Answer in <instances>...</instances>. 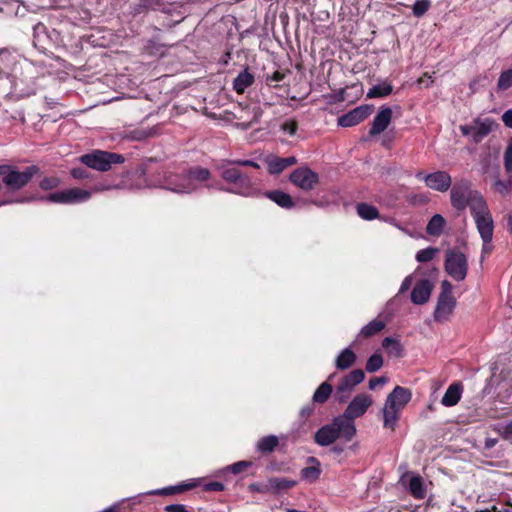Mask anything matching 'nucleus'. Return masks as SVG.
Wrapping results in <instances>:
<instances>
[{"label":"nucleus","instance_id":"obj_1","mask_svg":"<svg viewBox=\"0 0 512 512\" xmlns=\"http://www.w3.org/2000/svg\"><path fill=\"white\" fill-rule=\"evenodd\" d=\"M210 178V171L202 167L190 168L182 174H169L165 177L166 189L175 193H192L198 184Z\"/></svg>","mask_w":512,"mask_h":512},{"label":"nucleus","instance_id":"obj_2","mask_svg":"<svg viewBox=\"0 0 512 512\" xmlns=\"http://www.w3.org/2000/svg\"><path fill=\"white\" fill-rule=\"evenodd\" d=\"M356 434V427L353 422L341 418L333 419L330 424L322 426L315 434V442L320 446H328L338 438L351 440Z\"/></svg>","mask_w":512,"mask_h":512},{"label":"nucleus","instance_id":"obj_3","mask_svg":"<svg viewBox=\"0 0 512 512\" xmlns=\"http://www.w3.org/2000/svg\"><path fill=\"white\" fill-rule=\"evenodd\" d=\"M39 172L37 165L26 166L22 170L15 165H0L2 183L11 192L25 188Z\"/></svg>","mask_w":512,"mask_h":512},{"label":"nucleus","instance_id":"obj_4","mask_svg":"<svg viewBox=\"0 0 512 512\" xmlns=\"http://www.w3.org/2000/svg\"><path fill=\"white\" fill-rule=\"evenodd\" d=\"M451 205L458 211H464L469 207L470 212L485 201L484 197L477 190L472 188L468 180L457 181L450 190Z\"/></svg>","mask_w":512,"mask_h":512},{"label":"nucleus","instance_id":"obj_5","mask_svg":"<svg viewBox=\"0 0 512 512\" xmlns=\"http://www.w3.org/2000/svg\"><path fill=\"white\" fill-rule=\"evenodd\" d=\"M411 392L409 389L396 386L387 396L383 412L384 427L394 430L398 420L399 412L410 401Z\"/></svg>","mask_w":512,"mask_h":512},{"label":"nucleus","instance_id":"obj_6","mask_svg":"<svg viewBox=\"0 0 512 512\" xmlns=\"http://www.w3.org/2000/svg\"><path fill=\"white\" fill-rule=\"evenodd\" d=\"M234 166L236 165L228 164L227 160H223L218 166V169L221 171V178L226 183L232 185V188L228 191L243 196L251 195L253 190L251 178Z\"/></svg>","mask_w":512,"mask_h":512},{"label":"nucleus","instance_id":"obj_7","mask_svg":"<svg viewBox=\"0 0 512 512\" xmlns=\"http://www.w3.org/2000/svg\"><path fill=\"white\" fill-rule=\"evenodd\" d=\"M498 128L497 122L489 117H476L471 123L460 125L459 130L464 137L469 138L474 143L481 142L492 131Z\"/></svg>","mask_w":512,"mask_h":512},{"label":"nucleus","instance_id":"obj_8","mask_svg":"<svg viewBox=\"0 0 512 512\" xmlns=\"http://www.w3.org/2000/svg\"><path fill=\"white\" fill-rule=\"evenodd\" d=\"M79 160L89 168L104 172L108 171L113 163L124 162V157L120 154L96 150L93 153L82 155Z\"/></svg>","mask_w":512,"mask_h":512},{"label":"nucleus","instance_id":"obj_9","mask_svg":"<svg viewBox=\"0 0 512 512\" xmlns=\"http://www.w3.org/2000/svg\"><path fill=\"white\" fill-rule=\"evenodd\" d=\"M476 228L483 242H492L494 232V221L487 205L484 202L471 211Z\"/></svg>","mask_w":512,"mask_h":512},{"label":"nucleus","instance_id":"obj_10","mask_svg":"<svg viewBox=\"0 0 512 512\" xmlns=\"http://www.w3.org/2000/svg\"><path fill=\"white\" fill-rule=\"evenodd\" d=\"M365 379V374L361 369H355L341 378L339 384L337 385L334 393L335 399L339 403H344L350 397L353 389L363 382Z\"/></svg>","mask_w":512,"mask_h":512},{"label":"nucleus","instance_id":"obj_11","mask_svg":"<svg viewBox=\"0 0 512 512\" xmlns=\"http://www.w3.org/2000/svg\"><path fill=\"white\" fill-rule=\"evenodd\" d=\"M445 270L454 280H464L468 270L467 259L465 255L460 251H447L445 259Z\"/></svg>","mask_w":512,"mask_h":512},{"label":"nucleus","instance_id":"obj_12","mask_svg":"<svg viewBox=\"0 0 512 512\" xmlns=\"http://www.w3.org/2000/svg\"><path fill=\"white\" fill-rule=\"evenodd\" d=\"M91 197V192L80 189V188H70L58 192H54L44 197L43 199L59 204H77L86 202Z\"/></svg>","mask_w":512,"mask_h":512},{"label":"nucleus","instance_id":"obj_13","mask_svg":"<svg viewBox=\"0 0 512 512\" xmlns=\"http://www.w3.org/2000/svg\"><path fill=\"white\" fill-rule=\"evenodd\" d=\"M290 182L303 191L313 190L319 183V175L307 166L295 169L289 176Z\"/></svg>","mask_w":512,"mask_h":512},{"label":"nucleus","instance_id":"obj_14","mask_svg":"<svg viewBox=\"0 0 512 512\" xmlns=\"http://www.w3.org/2000/svg\"><path fill=\"white\" fill-rule=\"evenodd\" d=\"M372 397L368 394L361 393L356 395L348 404L341 418L353 422L355 418L362 416L372 405Z\"/></svg>","mask_w":512,"mask_h":512},{"label":"nucleus","instance_id":"obj_15","mask_svg":"<svg viewBox=\"0 0 512 512\" xmlns=\"http://www.w3.org/2000/svg\"><path fill=\"white\" fill-rule=\"evenodd\" d=\"M416 177L423 180L427 187L438 192H446L452 184L451 176L445 171H436L427 175L418 172Z\"/></svg>","mask_w":512,"mask_h":512},{"label":"nucleus","instance_id":"obj_16","mask_svg":"<svg viewBox=\"0 0 512 512\" xmlns=\"http://www.w3.org/2000/svg\"><path fill=\"white\" fill-rule=\"evenodd\" d=\"M372 112V106L362 105L349 111L338 118V125L341 127H351L365 120Z\"/></svg>","mask_w":512,"mask_h":512},{"label":"nucleus","instance_id":"obj_17","mask_svg":"<svg viewBox=\"0 0 512 512\" xmlns=\"http://www.w3.org/2000/svg\"><path fill=\"white\" fill-rule=\"evenodd\" d=\"M392 116L393 111L390 107L381 106L371 123L369 135L376 136L384 132L390 125Z\"/></svg>","mask_w":512,"mask_h":512},{"label":"nucleus","instance_id":"obj_18","mask_svg":"<svg viewBox=\"0 0 512 512\" xmlns=\"http://www.w3.org/2000/svg\"><path fill=\"white\" fill-rule=\"evenodd\" d=\"M433 283L428 279L417 282L411 292V301L416 305H423L430 299Z\"/></svg>","mask_w":512,"mask_h":512},{"label":"nucleus","instance_id":"obj_19","mask_svg":"<svg viewBox=\"0 0 512 512\" xmlns=\"http://www.w3.org/2000/svg\"><path fill=\"white\" fill-rule=\"evenodd\" d=\"M268 172L272 175H278L290 166L297 163V159L294 156L281 158L275 155H268L265 158Z\"/></svg>","mask_w":512,"mask_h":512},{"label":"nucleus","instance_id":"obj_20","mask_svg":"<svg viewBox=\"0 0 512 512\" xmlns=\"http://www.w3.org/2000/svg\"><path fill=\"white\" fill-rule=\"evenodd\" d=\"M454 297H438L437 305L434 311V319L438 322L446 321L449 319L455 308Z\"/></svg>","mask_w":512,"mask_h":512},{"label":"nucleus","instance_id":"obj_21","mask_svg":"<svg viewBox=\"0 0 512 512\" xmlns=\"http://www.w3.org/2000/svg\"><path fill=\"white\" fill-rule=\"evenodd\" d=\"M462 392L463 386L460 382H454L450 384L441 399L442 405L446 407H452L456 405L461 399Z\"/></svg>","mask_w":512,"mask_h":512},{"label":"nucleus","instance_id":"obj_22","mask_svg":"<svg viewBox=\"0 0 512 512\" xmlns=\"http://www.w3.org/2000/svg\"><path fill=\"white\" fill-rule=\"evenodd\" d=\"M254 82V75L248 71L243 70L233 81V88L238 94H242Z\"/></svg>","mask_w":512,"mask_h":512},{"label":"nucleus","instance_id":"obj_23","mask_svg":"<svg viewBox=\"0 0 512 512\" xmlns=\"http://www.w3.org/2000/svg\"><path fill=\"white\" fill-rule=\"evenodd\" d=\"M265 195L282 208L290 209L294 207V202L291 196L283 191H269Z\"/></svg>","mask_w":512,"mask_h":512},{"label":"nucleus","instance_id":"obj_24","mask_svg":"<svg viewBox=\"0 0 512 512\" xmlns=\"http://www.w3.org/2000/svg\"><path fill=\"white\" fill-rule=\"evenodd\" d=\"M382 347L386 350L387 354L392 357L400 358L403 356V346L399 340L386 337L382 341Z\"/></svg>","mask_w":512,"mask_h":512},{"label":"nucleus","instance_id":"obj_25","mask_svg":"<svg viewBox=\"0 0 512 512\" xmlns=\"http://www.w3.org/2000/svg\"><path fill=\"white\" fill-rule=\"evenodd\" d=\"M356 361V355L350 348H345L341 353L337 356L335 360V365L340 370H345L350 368Z\"/></svg>","mask_w":512,"mask_h":512},{"label":"nucleus","instance_id":"obj_26","mask_svg":"<svg viewBox=\"0 0 512 512\" xmlns=\"http://www.w3.org/2000/svg\"><path fill=\"white\" fill-rule=\"evenodd\" d=\"M408 490L416 499H423L426 495L424 480L421 476H412L409 480Z\"/></svg>","mask_w":512,"mask_h":512},{"label":"nucleus","instance_id":"obj_27","mask_svg":"<svg viewBox=\"0 0 512 512\" xmlns=\"http://www.w3.org/2000/svg\"><path fill=\"white\" fill-rule=\"evenodd\" d=\"M356 210L358 215L364 220L371 221L374 219H380L379 212L373 205L367 203H359L356 206Z\"/></svg>","mask_w":512,"mask_h":512},{"label":"nucleus","instance_id":"obj_28","mask_svg":"<svg viewBox=\"0 0 512 512\" xmlns=\"http://www.w3.org/2000/svg\"><path fill=\"white\" fill-rule=\"evenodd\" d=\"M309 461L314 463L315 465L303 468L301 470V476L304 480L308 482H314L319 478L321 469L319 467V462L317 461L316 458L310 457Z\"/></svg>","mask_w":512,"mask_h":512},{"label":"nucleus","instance_id":"obj_29","mask_svg":"<svg viewBox=\"0 0 512 512\" xmlns=\"http://www.w3.org/2000/svg\"><path fill=\"white\" fill-rule=\"evenodd\" d=\"M279 441L278 438L274 435H269L261 438L257 442V450L261 453L267 454L271 453L278 446Z\"/></svg>","mask_w":512,"mask_h":512},{"label":"nucleus","instance_id":"obj_30","mask_svg":"<svg viewBox=\"0 0 512 512\" xmlns=\"http://www.w3.org/2000/svg\"><path fill=\"white\" fill-rule=\"evenodd\" d=\"M392 86L388 82H382L372 86L367 92L368 98H383L390 95Z\"/></svg>","mask_w":512,"mask_h":512},{"label":"nucleus","instance_id":"obj_31","mask_svg":"<svg viewBox=\"0 0 512 512\" xmlns=\"http://www.w3.org/2000/svg\"><path fill=\"white\" fill-rule=\"evenodd\" d=\"M385 327V323L381 320H372L367 325H365L359 332V336L368 338L379 332H381Z\"/></svg>","mask_w":512,"mask_h":512},{"label":"nucleus","instance_id":"obj_32","mask_svg":"<svg viewBox=\"0 0 512 512\" xmlns=\"http://www.w3.org/2000/svg\"><path fill=\"white\" fill-rule=\"evenodd\" d=\"M296 485V482L286 478L273 477L268 480L267 487L270 490L280 491L288 490Z\"/></svg>","mask_w":512,"mask_h":512},{"label":"nucleus","instance_id":"obj_33","mask_svg":"<svg viewBox=\"0 0 512 512\" xmlns=\"http://www.w3.org/2000/svg\"><path fill=\"white\" fill-rule=\"evenodd\" d=\"M445 225V219L440 214L434 215L427 224L426 231L429 235H439Z\"/></svg>","mask_w":512,"mask_h":512},{"label":"nucleus","instance_id":"obj_34","mask_svg":"<svg viewBox=\"0 0 512 512\" xmlns=\"http://www.w3.org/2000/svg\"><path fill=\"white\" fill-rule=\"evenodd\" d=\"M332 393V386L328 382H323L314 392L313 401L316 403H324L328 400Z\"/></svg>","mask_w":512,"mask_h":512},{"label":"nucleus","instance_id":"obj_35","mask_svg":"<svg viewBox=\"0 0 512 512\" xmlns=\"http://www.w3.org/2000/svg\"><path fill=\"white\" fill-rule=\"evenodd\" d=\"M503 165L507 175L512 174V137L508 140L503 153Z\"/></svg>","mask_w":512,"mask_h":512},{"label":"nucleus","instance_id":"obj_36","mask_svg":"<svg viewBox=\"0 0 512 512\" xmlns=\"http://www.w3.org/2000/svg\"><path fill=\"white\" fill-rule=\"evenodd\" d=\"M161 6L158 0H139L134 8L135 13H142L148 10H157Z\"/></svg>","mask_w":512,"mask_h":512},{"label":"nucleus","instance_id":"obj_37","mask_svg":"<svg viewBox=\"0 0 512 512\" xmlns=\"http://www.w3.org/2000/svg\"><path fill=\"white\" fill-rule=\"evenodd\" d=\"M383 366V358L380 354L375 353L369 357L366 363V371L373 373L378 371Z\"/></svg>","mask_w":512,"mask_h":512},{"label":"nucleus","instance_id":"obj_38","mask_svg":"<svg viewBox=\"0 0 512 512\" xmlns=\"http://www.w3.org/2000/svg\"><path fill=\"white\" fill-rule=\"evenodd\" d=\"M60 184H61L60 178H58L56 176H51V177H44L39 182V187L44 191H48V190H53V189L59 187Z\"/></svg>","mask_w":512,"mask_h":512},{"label":"nucleus","instance_id":"obj_39","mask_svg":"<svg viewBox=\"0 0 512 512\" xmlns=\"http://www.w3.org/2000/svg\"><path fill=\"white\" fill-rule=\"evenodd\" d=\"M494 430L502 436L503 439L512 440V420L507 423H499L494 426Z\"/></svg>","mask_w":512,"mask_h":512},{"label":"nucleus","instance_id":"obj_40","mask_svg":"<svg viewBox=\"0 0 512 512\" xmlns=\"http://www.w3.org/2000/svg\"><path fill=\"white\" fill-rule=\"evenodd\" d=\"M497 86L500 90H507L512 86V69L501 73Z\"/></svg>","mask_w":512,"mask_h":512},{"label":"nucleus","instance_id":"obj_41","mask_svg":"<svg viewBox=\"0 0 512 512\" xmlns=\"http://www.w3.org/2000/svg\"><path fill=\"white\" fill-rule=\"evenodd\" d=\"M512 184V174L508 175V180H496L493 184L494 189L500 193L501 195H506L509 193Z\"/></svg>","mask_w":512,"mask_h":512},{"label":"nucleus","instance_id":"obj_42","mask_svg":"<svg viewBox=\"0 0 512 512\" xmlns=\"http://www.w3.org/2000/svg\"><path fill=\"white\" fill-rule=\"evenodd\" d=\"M437 252H438L437 248H431V247L423 249V250H420L416 254V260L418 262H428V261H431L434 258V256L436 255Z\"/></svg>","mask_w":512,"mask_h":512},{"label":"nucleus","instance_id":"obj_43","mask_svg":"<svg viewBox=\"0 0 512 512\" xmlns=\"http://www.w3.org/2000/svg\"><path fill=\"white\" fill-rule=\"evenodd\" d=\"M429 7H430L429 0H418L414 3V5L412 7V11L416 17H421L427 12Z\"/></svg>","mask_w":512,"mask_h":512},{"label":"nucleus","instance_id":"obj_44","mask_svg":"<svg viewBox=\"0 0 512 512\" xmlns=\"http://www.w3.org/2000/svg\"><path fill=\"white\" fill-rule=\"evenodd\" d=\"M281 130L293 136L297 131V122L295 120H287L281 125Z\"/></svg>","mask_w":512,"mask_h":512},{"label":"nucleus","instance_id":"obj_45","mask_svg":"<svg viewBox=\"0 0 512 512\" xmlns=\"http://www.w3.org/2000/svg\"><path fill=\"white\" fill-rule=\"evenodd\" d=\"M227 163L228 164H235L236 166H249V167H253L255 169H259L260 168V165L255 162V161H252V160H227Z\"/></svg>","mask_w":512,"mask_h":512},{"label":"nucleus","instance_id":"obj_46","mask_svg":"<svg viewBox=\"0 0 512 512\" xmlns=\"http://www.w3.org/2000/svg\"><path fill=\"white\" fill-rule=\"evenodd\" d=\"M452 289H453L452 284L449 281H447V280L442 281L441 293H440L439 297H444V296L453 297Z\"/></svg>","mask_w":512,"mask_h":512},{"label":"nucleus","instance_id":"obj_47","mask_svg":"<svg viewBox=\"0 0 512 512\" xmlns=\"http://www.w3.org/2000/svg\"><path fill=\"white\" fill-rule=\"evenodd\" d=\"M387 382H388L387 377L372 378L369 381L368 387H369V389L374 390L377 386L385 385Z\"/></svg>","mask_w":512,"mask_h":512},{"label":"nucleus","instance_id":"obj_48","mask_svg":"<svg viewBox=\"0 0 512 512\" xmlns=\"http://www.w3.org/2000/svg\"><path fill=\"white\" fill-rule=\"evenodd\" d=\"M250 466V462L239 461L231 466V470L234 474L242 472L245 468Z\"/></svg>","mask_w":512,"mask_h":512},{"label":"nucleus","instance_id":"obj_49","mask_svg":"<svg viewBox=\"0 0 512 512\" xmlns=\"http://www.w3.org/2000/svg\"><path fill=\"white\" fill-rule=\"evenodd\" d=\"M167 512H191L182 504H171L165 507Z\"/></svg>","mask_w":512,"mask_h":512},{"label":"nucleus","instance_id":"obj_50","mask_svg":"<svg viewBox=\"0 0 512 512\" xmlns=\"http://www.w3.org/2000/svg\"><path fill=\"white\" fill-rule=\"evenodd\" d=\"M283 79H284V74L279 71H275L272 75H268L266 77V82H267V84H271L274 82H280Z\"/></svg>","mask_w":512,"mask_h":512},{"label":"nucleus","instance_id":"obj_51","mask_svg":"<svg viewBox=\"0 0 512 512\" xmlns=\"http://www.w3.org/2000/svg\"><path fill=\"white\" fill-rule=\"evenodd\" d=\"M71 175L75 179H84L87 177V173L82 168H74L71 170Z\"/></svg>","mask_w":512,"mask_h":512},{"label":"nucleus","instance_id":"obj_52","mask_svg":"<svg viewBox=\"0 0 512 512\" xmlns=\"http://www.w3.org/2000/svg\"><path fill=\"white\" fill-rule=\"evenodd\" d=\"M412 285V275H409L405 277V279L402 281V284L399 289V293H404L407 291Z\"/></svg>","mask_w":512,"mask_h":512},{"label":"nucleus","instance_id":"obj_53","mask_svg":"<svg viewBox=\"0 0 512 512\" xmlns=\"http://www.w3.org/2000/svg\"><path fill=\"white\" fill-rule=\"evenodd\" d=\"M502 121L507 127L512 128V110H507L504 112L502 115Z\"/></svg>","mask_w":512,"mask_h":512},{"label":"nucleus","instance_id":"obj_54","mask_svg":"<svg viewBox=\"0 0 512 512\" xmlns=\"http://www.w3.org/2000/svg\"><path fill=\"white\" fill-rule=\"evenodd\" d=\"M206 489L210 491H222L224 489V485L220 482H212L206 486Z\"/></svg>","mask_w":512,"mask_h":512},{"label":"nucleus","instance_id":"obj_55","mask_svg":"<svg viewBox=\"0 0 512 512\" xmlns=\"http://www.w3.org/2000/svg\"><path fill=\"white\" fill-rule=\"evenodd\" d=\"M384 221L388 222L389 224L393 225L397 229L403 231L404 233H408V231L403 228L401 225L398 224V222L394 218H385Z\"/></svg>","mask_w":512,"mask_h":512},{"label":"nucleus","instance_id":"obj_56","mask_svg":"<svg viewBox=\"0 0 512 512\" xmlns=\"http://www.w3.org/2000/svg\"><path fill=\"white\" fill-rule=\"evenodd\" d=\"M497 444V439L495 438H486L484 442L485 449H491Z\"/></svg>","mask_w":512,"mask_h":512},{"label":"nucleus","instance_id":"obj_57","mask_svg":"<svg viewBox=\"0 0 512 512\" xmlns=\"http://www.w3.org/2000/svg\"><path fill=\"white\" fill-rule=\"evenodd\" d=\"M259 117H260V113H259V112H257V111H255V112H254V115H253L252 120H251L250 122L243 123V129H244V130H245V129H248V128L251 126V124H252L253 122H257V120H258V118H259Z\"/></svg>","mask_w":512,"mask_h":512},{"label":"nucleus","instance_id":"obj_58","mask_svg":"<svg viewBox=\"0 0 512 512\" xmlns=\"http://www.w3.org/2000/svg\"><path fill=\"white\" fill-rule=\"evenodd\" d=\"M33 200V197H25V198H22V199H17V200H13V201H4L2 202L1 204H10V203H27V202H30Z\"/></svg>","mask_w":512,"mask_h":512},{"label":"nucleus","instance_id":"obj_59","mask_svg":"<svg viewBox=\"0 0 512 512\" xmlns=\"http://www.w3.org/2000/svg\"><path fill=\"white\" fill-rule=\"evenodd\" d=\"M492 250L491 242H483L482 255L490 253Z\"/></svg>","mask_w":512,"mask_h":512},{"label":"nucleus","instance_id":"obj_60","mask_svg":"<svg viewBox=\"0 0 512 512\" xmlns=\"http://www.w3.org/2000/svg\"><path fill=\"white\" fill-rule=\"evenodd\" d=\"M311 413V409H302L301 410V415L304 416V415H309Z\"/></svg>","mask_w":512,"mask_h":512},{"label":"nucleus","instance_id":"obj_61","mask_svg":"<svg viewBox=\"0 0 512 512\" xmlns=\"http://www.w3.org/2000/svg\"><path fill=\"white\" fill-rule=\"evenodd\" d=\"M418 82H419L420 84H425V86H429V82H426V80L424 79V77H421V78L418 80Z\"/></svg>","mask_w":512,"mask_h":512},{"label":"nucleus","instance_id":"obj_62","mask_svg":"<svg viewBox=\"0 0 512 512\" xmlns=\"http://www.w3.org/2000/svg\"><path fill=\"white\" fill-rule=\"evenodd\" d=\"M508 225L510 226V229H512V216L511 215L508 217Z\"/></svg>","mask_w":512,"mask_h":512},{"label":"nucleus","instance_id":"obj_63","mask_svg":"<svg viewBox=\"0 0 512 512\" xmlns=\"http://www.w3.org/2000/svg\"><path fill=\"white\" fill-rule=\"evenodd\" d=\"M333 450H334L335 452H337V453H340V452L342 451V449H338V448H334Z\"/></svg>","mask_w":512,"mask_h":512},{"label":"nucleus","instance_id":"obj_64","mask_svg":"<svg viewBox=\"0 0 512 512\" xmlns=\"http://www.w3.org/2000/svg\"><path fill=\"white\" fill-rule=\"evenodd\" d=\"M104 188H95V191H101L103 190Z\"/></svg>","mask_w":512,"mask_h":512}]
</instances>
